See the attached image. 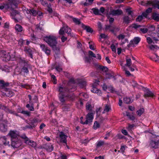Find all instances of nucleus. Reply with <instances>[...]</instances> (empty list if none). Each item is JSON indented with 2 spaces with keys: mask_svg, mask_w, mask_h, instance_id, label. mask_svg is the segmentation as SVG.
Wrapping results in <instances>:
<instances>
[{
  "mask_svg": "<svg viewBox=\"0 0 159 159\" xmlns=\"http://www.w3.org/2000/svg\"><path fill=\"white\" fill-rule=\"evenodd\" d=\"M33 128L31 125L30 124H29V125H26L24 127H23V129H33Z\"/></svg>",
  "mask_w": 159,
  "mask_h": 159,
  "instance_id": "nucleus-49",
  "label": "nucleus"
},
{
  "mask_svg": "<svg viewBox=\"0 0 159 159\" xmlns=\"http://www.w3.org/2000/svg\"><path fill=\"white\" fill-rule=\"evenodd\" d=\"M93 118V115L92 113H89L86 116V120L85 123L89 124L92 122Z\"/></svg>",
  "mask_w": 159,
  "mask_h": 159,
  "instance_id": "nucleus-16",
  "label": "nucleus"
},
{
  "mask_svg": "<svg viewBox=\"0 0 159 159\" xmlns=\"http://www.w3.org/2000/svg\"><path fill=\"white\" fill-rule=\"evenodd\" d=\"M7 130V126L6 124L1 123L0 124V131L2 132H5Z\"/></svg>",
  "mask_w": 159,
  "mask_h": 159,
  "instance_id": "nucleus-21",
  "label": "nucleus"
},
{
  "mask_svg": "<svg viewBox=\"0 0 159 159\" xmlns=\"http://www.w3.org/2000/svg\"><path fill=\"white\" fill-rule=\"evenodd\" d=\"M42 148L46 149L48 151L51 152L52 151L53 147L51 143H48L43 145Z\"/></svg>",
  "mask_w": 159,
  "mask_h": 159,
  "instance_id": "nucleus-14",
  "label": "nucleus"
},
{
  "mask_svg": "<svg viewBox=\"0 0 159 159\" xmlns=\"http://www.w3.org/2000/svg\"><path fill=\"white\" fill-rule=\"evenodd\" d=\"M84 60L86 62H88L90 63L91 60L90 56L89 57H85L84 58Z\"/></svg>",
  "mask_w": 159,
  "mask_h": 159,
  "instance_id": "nucleus-46",
  "label": "nucleus"
},
{
  "mask_svg": "<svg viewBox=\"0 0 159 159\" xmlns=\"http://www.w3.org/2000/svg\"><path fill=\"white\" fill-rule=\"evenodd\" d=\"M29 12L30 13H31L34 16H36L38 14V12L36 11L33 9H30V10L29 11Z\"/></svg>",
  "mask_w": 159,
  "mask_h": 159,
  "instance_id": "nucleus-39",
  "label": "nucleus"
},
{
  "mask_svg": "<svg viewBox=\"0 0 159 159\" xmlns=\"http://www.w3.org/2000/svg\"><path fill=\"white\" fill-rule=\"evenodd\" d=\"M115 28H116L114 27V26H113L111 25H106L105 30H109L111 32L114 33V30Z\"/></svg>",
  "mask_w": 159,
  "mask_h": 159,
  "instance_id": "nucleus-30",
  "label": "nucleus"
},
{
  "mask_svg": "<svg viewBox=\"0 0 159 159\" xmlns=\"http://www.w3.org/2000/svg\"><path fill=\"white\" fill-rule=\"evenodd\" d=\"M60 158L61 159H67V156L65 154H62L61 152L60 153Z\"/></svg>",
  "mask_w": 159,
  "mask_h": 159,
  "instance_id": "nucleus-54",
  "label": "nucleus"
},
{
  "mask_svg": "<svg viewBox=\"0 0 159 159\" xmlns=\"http://www.w3.org/2000/svg\"><path fill=\"white\" fill-rule=\"evenodd\" d=\"M111 132H107L106 134V136L104 138V139H108V137L110 136L111 134Z\"/></svg>",
  "mask_w": 159,
  "mask_h": 159,
  "instance_id": "nucleus-60",
  "label": "nucleus"
},
{
  "mask_svg": "<svg viewBox=\"0 0 159 159\" xmlns=\"http://www.w3.org/2000/svg\"><path fill=\"white\" fill-rule=\"evenodd\" d=\"M71 32V29L68 26H64L60 29L59 31V33L60 35H62L61 38V41L62 42H64L67 39V38L65 37L64 35L65 34V33H66L68 35H69L70 34Z\"/></svg>",
  "mask_w": 159,
  "mask_h": 159,
  "instance_id": "nucleus-3",
  "label": "nucleus"
},
{
  "mask_svg": "<svg viewBox=\"0 0 159 159\" xmlns=\"http://www.w3.org/2000/svg\"><path fill=\"white\" fill-rule=\"evenodd\" d=\"M144 109L143 108H140L136 112L138 116H140L143 113Z\"/></svg>",
  "mask_w": 159,
  "mask_h": 159,
  "instance_id": "nucleus-36",
  "label": "nucleus"
},
{
  "mask_svg": "<svg viewBox=\"0 0 159 159\" xmlns=\"http://www.w3.org/2000/svg\"><path fill=\"white\" fill-rule=\"evenodd\" d=\"M0 59L5 61H9L11 59V56L9 53L3 50L1 51L0 52Z\"/></svg>",
  "mask_w": 159,
  "mask_h": 159,
  "instance_id": "nucleus-6",
  "label": "nucleus"
},
{
  "mask_svg": "<svg viewBox=\"0 0 159 159\" xmlns=\"http://www.w3.org/2000/svg\"><path fill=\"white\" fill-rule=\"evenodd\" d=\"M104 143V141H103L100 140L97 143V146L98 147H100L102 145H103Z\"/></svg>",
  "mask_w": 159,
  "mask_h": 159,
  "instance_id": "nucleus-44",
  "label": "nucleus"
},
{
  "mask_svg": "<svg viewBox=\"0 0 159 159\" xmlns=\"http://www.w3.org/2000/svg\"><path fill=\"white\" fill-rule=\"evenodd\" d=\"M154 95L153 93L148 89H147L145 91L144 96L145 97H153Z\"/></svg>",
  "mask_w": 159,
  "mask_h": 159,
  "instance_id": "nucleus-23",
  "label": "nucleus"
},
{
  "mask_svg": "<svg viewBox=\"0 0 159 159\" xmlns=\"http://www.w3.org/2000/svg\"><path fill=\"white\" fill-rule=\"evenodd\" d=\"M152 19L156 21H159V14L154 12L152 14Z\"/></svg>",
  "mask_w": 159,
  "mask_h": 159,
  "instance_id": "nucleus-27",
  "label": "nucleus"
},
{
  "mask_svg": "<svg viewBox=\"0 0 159 159\" xmlns=\"http://www.w3.org/2000/svg\"><path fill=\"white\" fill-rule=\"evenodd\" d=\"M20 63L21 64L22 67L20 70V74L25 76L29 73V69L30 68V65L28 63L27 61L24 58H20L19 60Z\"/></svg>",
  "mask_w": 159,
  "mask_h": 159,
  "instance_id": "nucleus-1",
  "label": "nucleus"
},
{
  "mask_svg": "<svg viewBox=\"0 0 159 159\" xmlns=\"http://www.w3.org/2000/svg\"><path fill=\"white\" fill-rule=\"evenodd\" d=\"M19 3L18 0H8V2L4 4L3 5H0V9L2 10L5 8L7 10L9 9L12 10L13 6H17V5Z\"/></svg>",
  "mask_w": 159,
  "mask_h": 159,
  "instance_id": "nucleus-2",
  "label": "nucleus"
},
{
  "mask_svg": "<svg viewBox=\"0 0 159 159\" xmlns=\"http://www.w3.org/2000/svg\"><path fill=\"white\" fill-rule=\"evenodd\" d=\"M125 37V35L120 34L117 37V38L119 40H123L124 39Z\"/></svg>",
  "mask_w": 159,
  "mask_h": 159,
  "instance_id": "nucleus-52",
  "label": "nucleus"
},
{
  "mask_svg": "<svg viewBox=\"0 0 159 159\" xmlns=\"http://www.w3.org/2000/svg\"><path fill=\"white\" fill-rule=\"evenodd\" d=\"M27 141L25 142V143L26 144H28V145L34 148H35L36 146V143L34 141L30 140Z\"/></svg>",
  "mask_w": 159,
  "mask_h": 159,
  "instance_id": "nucleus-28",
  "label": "nucleus"
},
{
  "mask_svg": "<svg viewBox=\"0 0 159 159\" xmlns=\"http://www.w3.org/2000/svg\"><path fill=\"white\" fill-rule=\"evenodd\" d=\"M126 12L128 13V16H131V17H132V15H133V12L131 11L129 9H126Z\"/></svg>",
  "mask_w": 159,
  "mask_h": 159,
  "instance_id": "nucleus-57",
  "label": "nucleus"
},
{
  "mask_svg": "<svg viewBox=\"0 0 159 159\" xmlns=\"http://www.w3.org/2000/svg\"><path fill=\"white\" fill-rule=\"evenodd\" d=\"M4 140L5 142H3V144L5 145H9V141H7V138L6 137L4 136L2 138Z\"/></svg>",
  "mask_w": 159,
  "mask_h": 159,
  "instance_id": "nucleus-50",
  "label": "nucleus"
},
{
  "mask_svg": "<svg viewBox=\"0 0 159 159\" xmlns=\"http://www.w3.org/2000/svg\"><path fill=\"white\" fill-rule=\"evenodd\" d=\"M21 86L23 88H25L27 89H29L30 88V86L27 84H21Z\"/></svg>",
  "mask_w": 159,
  "mask_h": 159,
  "instance_id": "nucleus-58",
  "label": "nucleus"
},
{
  "mask_svg": "<svg viewBox=\"0 0 159 159\" xmlns=\"http://www.w3.org/2000/svg\"><path fill=\"white\" fill-rule=\"evenodd\" d=\"M98 68L103 72H106L108 71V69L106 66L99 65L98 66Z\"/></svg>",
  "mask_w": 159,
  "mask_h": 159,
  "instance_id": "nucleus-34",
  "label": "nucleus"
},
{
  "mask_svg": "<svg viewBox=\"0 0 159 159\" xmlns=\"http://www.w3.org/2000/svg\"><path fill=\"white\" fill-rule=\"evenodd\" d=\"M123 70L125 71V74L127 75L128 76H130L131 75V74L130 73V72L127 70L126 68L124 66H123Z\"/></svg>",
  "mask_w": 159,
  "mask_h": 159,
  "instance_id": "nucleus-53",
  "label": "nucleus"
},
{
  "mask_svg": "<svg viewBox=\"0 0 159 159\" xmlns=\"http://www.w3.org/2000/svg\"><path fill=\"white\" fill-rule=\"evenodd\" d=\"M126 115L128 116L129 118L131 120H134L135 118L134 116H131L129 113L128 112H126Z\"/></svg>",
  "mask_w": 159,
  "mask_h": 159,
  "instance_id": "nucleus-37",
  "label": "nucleus"
},
{
  "mask_svg": "<svg viewBox=\"0 0 159 159\" xmlns=\"http://www.w3.org/2000/svg\"><path fill=\"white\" fill-rule=\"evenodd\" d=\"M111 109V107L110 106L106 105L104 109V111L106 112H108Z\"/></svg>",
  "mask_w": 159,
  "mask_h": 159,
  "instance_id": "nucleus-47",
  "label": "nucleus"
},
{
  "mask_svg": "<svg viewBox=\"0 0 159 159\" xmlns=\"http://www.w3.org/2000/svg\"><path fill=\"white\" fill-rule=\"evenodd\" d=\"M15 29L18 32H20L23 31V28L21 25L16 24L15 27Z\"/></svg>",
  "mask_w": 159,
  "mask_h": 159,
  "instance_id": "nucleus-26",
  "label": "nucleus"
},
{
  "mask_svg": "<svg viewBox=\"0 0 159 159\" xmlns=\"http://www.w3.org/2000/svg\"><path fill=\"white\" fill-rule=\"evenodd\" d=\"M150 31H152L155 30V27L154 25H151L148 28V30Z\"/></svg>",
  "mask_w": 159,
  "mask_h": 159,
  "instance_id": "nucleus-51",
  "label": "nucleus"
},
{
  "mask_svg": "<svg viewBox=\"0 0 159 159\" xmlns=\"http://www.w3.org/2000/svg\"><path fill=\"white\" fill-rule=\"evenodd\" d=\"M143 19V17L142 15H139L136 19V21L140 22Z\"/></svg>",
  "mask_w": 159,
  "mask_h": 159,
  "instance_id": "nucleus-55",
  "label": "nucleus"
},
{
  "mask_svg": "<svg viewBox=\"0 0 159 159\" xmlns=\"http://www.w3.org/2000/svg\"><path fill=\"white\" fill-rule=\"evenodd\" d=\"M111 48L112 51L114 52H116V48L114 44H112L111 45Z\"/></svg>",
  "mask_w": 159,
  "mask_h": 159,
  "instance_id": "nucleus-62",
  "label": "nucleus"
},
{
  "mask_svg": "<svg viewBox=\"0 0 159 159\" xmlns=\"http://www.w3.org/2000/svg\"><path fill=\"white\" fill-rule=\"evenodd\" d=\"M123 13L122 11L120 9L112 10L110 12V14L113 16H119Z\"/></svg>",
  "mask_w": 159,
  "mask_h": 159,
  "instance_id": "nucleus-15",
  "label": "nucleus"
},
{
  "mask_svg": "<svg viewBox=\"0 0 159 159\" xmlns=\"http://www.w3.org/2000/svg\"><path fill=\"white\" fill-rule=\"evenodd\" d=\"M18 44L20 46H22L23 45L24 40L22 39H20L18 41Z\"/></svg>",
  "mask_w": 159,
  "mask_h": 159,
  "instance_id": "nucleus-64",
  "label": "nucleus"
},
{
  "mask_svg": "<svg viewBox=\"0 0 159 159\" xmlns=\"http://www.w3.org/2000/svg\"><path fill=\"white\" fill-rule=\"evenodd\" d=\"M34 50L33 48H30L28 47H25L24 51L27 53L29 54V56L32 58H33V53Z\"/></svg>",
  "mask_w": 159,
  "mask_h": 159,
  "instance_id": "nucleus-18",
  "label": "nucleus"
},
{
  "mask_svg": "<svg viewBox=\"0 0 159 159\" xmlns=\"http://www.w3.org/2000/svg\"><path fill=\"white\" fill-rule=\"evenodd\" d=\"M100 127L99 123L97 121H95L94 123L93 127L94 129H96Z\"/></svg>",
  "mask_w": 159,
  "mask_h": 159,
  "instance_id": "nucleus-38",
  "label": "nucleus"
},
{
  "mask_svg": "<svg viewBox=\"0 0 159 159\" xmlns=\"http://www.w3.org/2000/svg\"><path fill=\"white\" fill-rule=\"evenodd\" d=\"M152 38L150 37H148L147 38V42L149 44L151 43L152 42Z\"/></svg>",
  "mask_w": 159,
  "mask_h": 159,
  "instance_id": "nucleus-59",
  "label": "nucleus"
},
{
  "mask_svg": "<svg viewBox=\"0 0 159 159\" xmlns=\"http://www.w3.org/2000/svg\"><path fill=\"white\" fill-rule=\"evenodd\" d=\"M92 10L93 11L94 14L96 15L99 14V10L98 9L96 8H93L92 9Z\"/></svg>",
  "mask_w": 159,
  "mask_h": 159,
  "instance_id": "nucleus-42",
  "label": "nucleus"
},
{
  "mask_svg": "<svg viewBox=\"0 0 159 159\" xmlns=\"http://www.w3.org/2000/svg\"><path fill=\"white\" fill-rule=\"evenodd\" d=\"M91 91L92 92L94 93H99V94L101 93V91L94 86H93Z\"/></svg>",
  "mask_w": 159,
  "mask_h": 159,
  "instance_id": "nucleus-32",
  "label": "nucleus"
},
{
  "mask_svg": "<svg viewBox=\"0 0 159 159\" xmlns=\"http://www.w3.org/2000/svg\"><path fill=\"white\" fill-rule=\"evenodd\" d=\"M123 22L125 24H128L130 22L131 18L128 16H125L123 18Z\"/></svg>",
  "mask_w": 159,
  "mask_h": 159,
  "instance_id": "nucleus-29",
  "label": "nucleus"
},
{
  "mask_svg": "<svg viewBox=\"0 0 159 159\" xmlns=\"http://www.w3.org/2000/svg\"><path fill=\"white\" fill-rule=\"evenodd\" d=\"M7 135L11 138V141L13 139L18 138L19 137L18 132L16 130H10Z\"/></svg>",
  "mask_w": 159,
  "mask_h": 159,
  "instance_id": "nucleus-10",
  "label": "nucleus"
},
{
  "mask_svg": "<svg viewBox=\"0 0 159 159\" xmlns=\"http://www.w3.org/2000/svg\"><path fill=\"white\" fill-rule=\"evenodd\" d=\"M70 18H72L73 22L76 25H79L82 24L80 22V19L77 18L73 17L72 16H70Z\"/></svg>",
  "mask_w": 159,
  "mask_h": 159,
  "instance_id": "nucleus-25",
  "label": "nucleus"
},
{
  "mask_svg": "<svg viewBox=\"0 0 159 159\" xmlns=\"http://www.w3.org/2000/svg\"><path fill=\"white\" fill-rule=\"evenodd\" d=\"M141 5H143V6L147 5H150L152 4V1H147V2L145 3V2H144L143 1H142L141 2Z\"/></svg>",
  "mask_w": 159,
  "mask_h": 159,
  "instance_id": "nucleus-41",
  "label": "nucleus"
},
{
  "mask_svg": "<svg viewBox=\"0 0 159 159\" xmlns=\"http://www.w3.org/2000/svg\"><path fill=\"white\" fill-rule=\"evenodd\" d=\"M60 141L61 143H66L67 142V136L65 135L63 132H61L59 134Z\"/></svg>",
  "mask_w": 159,
  "mask_h": 159,
  "instance_id": "nucleus-11",
  "label": "nucleus"
},
{
  "mask_svg": "<svg viewBox=\"0 0 159 159\" xmlns=\"http://www.w3.org/2000/svg\"><path fill=\"white\" fill-rule=\"evenodd\" d=\"M26 107L29 110L32 111H34L33 103H31L30 105L29 104H28L26 105Z\"/></svg>",
  "mask_w": 159,
  "mask_h": 159,
  "instance_id": "nucleus-35",
  "label": "nucleus"
},
{
  "mask_svg": "<svg viewBox=\"0 0 159 159\" xmlns=\"http://www.w3.org/2000/svg\"><path fill=\"white\" fill-rule=\"evenodd\" d=\"M81 26L84 29L86 30L88 32L92 33L93 32V30L92 28L89 26L85 25L83 24H81Z\"/></svg>",
  "mask_w": 159,
  "mask_h": 159,
  "instance_id": "nucleus-22",
  "label": "nucleus"
},
{
  "mask_svg": "<svg viewBox=\"0 0 159 159\" xmlns=\"http://www.w3.org/2000/svg\"><path fill=\"white\" fill-rule=\"evenodd\" d=\"M59 99L60 101L63 104H64L66 101L70 99L71 98V95L68 94L63 93H59L58 96Z\"/></svg>",
  "mask_w": 159,
  "mask_h": 159,
  "instance_id": "nucleus-7",
  "label": "nucleus"
},
{
  "mask_svg": "<svg viewBox=\"0 0 159 159\" xmlns=\"http://www.w3.org/2000/svg\"><path fill=\"white\" fill-rule=\"evenodd\" d=\"M0 84H2V86L4 87H7L9 85V84L8 83H5L3 80L0 81Z\"/></svg>",
  "mask_w": 159,
  "mask_h": 159,
  "instance_id": "nucleus-48",
  "label": "nucleus"
},
{
  "mask_svg": "<svg viewBox=\"0 0 159 159\" xmlns=\"http://www.w3.org/2000/svg\"><path fill=\"white\" fill-rule=\"evenodd\" d=\"M123 102L126 104H129L133 102V100L129 97L124 98L123 99Z\"/></svg>",
  "mask_w": 159,
  "mask_h": 159,
  "instance_id": "nucleus-33",
  "label": "nucleus"
},
{
  "mask_svg": "<svg viewBox=\"0 0 159 159\" xmlns=\"http://www.w3.org/2000/svg\"><path fill=\"white\" fill-rule=\"evenodd\" d=\"M0 110H4L6 112L10 113L15 115L16 116H18V114L15 112V111L12 110H10L7 107L3 105L2 103H0Z\"/></svg>",
  "mask_w": 159,
  "mask_h": 159,
  "instance_id": "nucleus-8",
  "label": "nucleus"
},
{
  "mask_svg": "<svg viewBox=\"0 0 159 159\" xmlns=\"http://www.w3.org/2000/svg\"><path fill=\"white\" fill-rule=\"evenodd\" d=\"M11 141V145L14 148H18L22 144L21 140L18 138L13 139V140Z\"/></svg>",
  "mask_w": 159,
  "mask_h": 159,
  "instance_id": "nucleus-9",
  "label": "nucleus"
},
{
  "mask_svg": "<svg viewBox=\"0 0 159 159\" xmlns=\"http://www.w3.org/2000/svg\"><path fill=\"white\" fill-rule=\"evenodd\" d=\"M77 84L81 87L83 88L86 85V81L82 79H79L77 80Z\"/></svg>",
  "mask_w": 159,
  "mask_h": 159,
  "instance_id": "nucleus-20",
  "label": "nucleus"
},
{
  "mask_svg": "<svg viewBox=\"0 0 159 159\" xmlns=\"http://www.w3.org/2000/svg\"><path fill=\"white\" fill-rule=\"evenodd\" d=\"M140 41V38L139 37H135L133 40L130 41L128 45V47H134V44H137Z\"/></svg>",
  "mask_w": 159,
  "mask_h": 159,
  "instance_id": "nucleus-12",
  "label": "nucleus"
},
{
  "mask_svg": "<svg viewBox=\"0 0 159 159\" xmlns=\"http://www.w3.org/2000/svg\"><path fill=\"white\" fill-rule=\"evenodd\" d=\"M152 11V8L151 7L148 8L145 11V12L148 14L150 13Z\"/></svg>",
  "mask_w": 159,
  "mask_h": 159,
  "instance_id": "nucleus-63",
  "label": "nucleus"
},
{
  "mask_svg": "<svg viewBox=\"0 0 159 159\" xmlns=\"http://www.w3.org/2000/svg\"><path fill=\"white\" fill-rule=\"evenodd\" d=\"M38 120L36 119H34L31 120L30 122V124L33 128H34L38 124Z\"/></svg>",
  "mask_w": 159,
  "mask_h": 159,
  "instance_id": "nucleus-31",
  "label": "nucleus"
},
{
  "mask_svg": "<svg viewBox=\"0 0 159 159\" xmlns=\"http://www.w3.org/2000/svg\"><path fill=\"white\" fill-rule=\"evenodd\" d=\"M149 146L151 148L154 149L159 148V136H156L150 140Z\"/></svg>",
  "mask_w": 159,
  "mask_h": 159,
  "instance_id": "nucleus-5",
  "label": "nucleus"
},
{
  "mask_svg": "<svg viewBox=\"0 0 159 159\" xmlns=\"http://www.w3.org/2000/svg\"><path fill=\"white\" fill-rule=\"evenodd\" d=\"M53 51L56 54H58L60 52V48L57 44H55L53 46L51 47Z\"/></svg>",
  "mask_w": 159,
  "mask_h": 159,
  "instance_id": "nucleus-24",
  "label": "nucleus"
},
{
  "mask_svg": "<svg viewBox=\"0 0 159 159\" xmlns=\"http://www.w3.org/2000/svg\"><path fill=\"white\" fill-rule=\"evenodd\" d=\"M40 47L42 51L44 52L48 56L50 55L51 50L47 46L44 44H40Z\"/></svg>",
  "mask_w": 159,
  "mask_h": 159,
  "instance_id": "nucleus-13",
  "label": "nucleus"
},
{
  "mask_svg": "<svg viewBox=\"0 0 159 159\" xmlns=\"http://www.w3.org/2000/svg\"><path fill=\"white\" fill-rule=\"evenodd\" d=\"M92 107L91 105L89 103H87L86 105V108L87 110H89L90 111H91Z\"/></svg>",
  "mask_w": 159,
  "mask_h": 159,
  "instance_id": "nucleus-45",
  "label": "nucleus"
},
{
  "mask_svg": "<svg viewBox=\"0 0 159 159\" xmlns=\"http://www.w3.org/2000/svg\"><path fill=\"white\" fill-rule=\"evenodd\" d=\"M126 64L125 65L127 66L128 67H129L131 64V60L130 58H126Z\"/></svg>",
  "mask_w": 159,
  "mask_h": 159,
  "instance_id": "nucleus-40",
  "label": "nucleus"
},
{
  "mask_svg": "<svg viewBox=\"0 0 159 159\" xmlns=\"http://www.w3.org/2000/svg\"><path fill=\"white\" fill-rule=\"evenodd\" d=\"M89 56H91L92 57H96V55L94 54L93 52L91 51H89Z\"/></svg>",
  "mask_w": 159,
  "mask_h": 159,
  "instance_id": "nucleus-56",
  "label": "nucleus"
},
{
  "mask_svg": "<svg viewBox=\"0 0 159 159\" xmlns=\"http://www.w3.org/2000/svg\"><path fill=\"white\" fill-rule=\"evenodd\" d=\"M43 39L50 47L53 46L55 44H57L56 37L53 35L44 37Z\"/></svg>",
  "mask_w": 159,
  "mask_h": 159,
  "instance_id": "nucleus-4",
  "label": "nucleus"
},
{
  "mask_svg": "<svg viewBox=\"0 0 159 159\" xmlns=\"http://www.w3.org/2000/svg\"><path fill=\"white\" fill-rule=\"evenodd\" d=\"M58 91L59 92V93L66 94V93L69 91V89L66 87H64L61 85L59 86Z\"/></svg>",
  "mask_w": 159,
  "mask_h": 159,
  "instance_id": "nucleus-17",
  "label": "nucleus"
},
{
  "mask_svg": "<svg viewBox=\"0 0 159 159\" xmlns=\"http://www.w3.org/2000/svg\"><path fill=\"white\" fill-rule=\"evenodd\" d=\"M55 69L57 71L59 72L61 71L62 70V68L59 66H56Z\"/></svg>",
  "mask_w": 159,
  "mask_h": 159,
  "instance_id": "nucleus-61",
  "label": "nucleus"
},
{
  "mask_svg": "<svg viewBox=\"0 0 159 159\" xmlns=\"http://www.w3.org/2000/svg\"><path fill=\"white\" fill-rule=\"evenodd\" d=\"M152 39L155 41L157 42L159 40V30L157 32V33H152L150 35Z\"/></svg>",
  "mask_w": 159,
  "mask_h": 159,
  "instance_id": "nucleus-19",
  "label": "nucleus"
},
{
  "mask_svg": "<svg viewBox=\"0 0 159 159\" xmlns=\"http://www.w3.org/2000/svg\"><path fill=\"white\" fill-rule=\"evenodd\" d=\"M20 137L22 139L25 140V143L26 141H27V140H29V138L26 136V135L25 134L21 135Z\"/></svg>",
  "mask_w": 159,
  "mask_h": 159,
  "instance_id": "nucleus-43",
  "label": "nucleus"
}]
</instances>
